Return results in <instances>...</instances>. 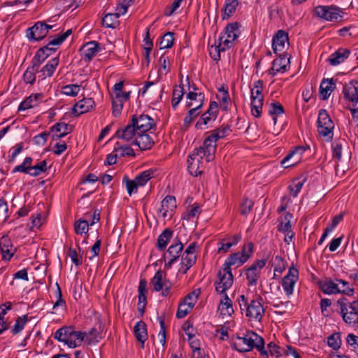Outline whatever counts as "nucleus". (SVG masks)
Here are the masks:
<instances>
[{"label":"nucleus","mask_w":358,"mask_h":358,"mask_svg":"<svg viewBox=\"0 0 358 358\" xmlns=\"http://www.w3.org/2000/svg\"><path fill=\"white\" fill-rule=\"evenodd\" d=\"M208 142V140L203 141V145L195 148L193 152L188 156L187 169L192 176H197L203 172V158L206 162H210L215 159V148L213 146L206 144Z\"/></svg>","instance_id":"1"},{"label":"nucleus","mask_w":358,"mask_h":358,"mask_svg":"<svg viewBox=\"0 0 358 358\" xmlns=\"http://www.w3.org/2000/svg\"><path fill=\"white\" fill-rule=\"evenodd\" d=\"M231 345L234 350L240 352H247L256 349L260 355L268 357L264 338L252 331H248L243 336H236L233 338Z\"/></svg>","instance_id":"2"},{"label":"nucleus","mask_w":358,"mask_h":358,"mask_svg":"<svg viewBox=\"0 0 358 358\" xmlns=\"http://www.w3.org/2000/svg\"><path fill=\"white\" fill-rule=\"evenodd\" d=\"M317 127L320 135L327 137L331 140L333 138L334 124L327 110L321 109L319 111Z\"/></svg>","instance_id":"3"},{"label":"nucleus","mask_w":358,"mask_h":358,"mask_svg":"<svg viewBox=\"0 0 358 358\" xmlns=\"http://www.w3.org/2000/svg\"><path fill=\"white\" fill-rule=\"evenodd\" d=\"M313 15L330 22H337L343 17V12L336 6H317L314 8Z\"/></svg>","instance_id":"4"},{"label":"nucleus","mask_w":358,"mask_h":358,"mask_svg":"<svg viewBox=\"0 0 358 358\" xmlns=\"http://www.w3.org/2000/svg\"><path fill=\"white\" fill-rule=\"evenodd\" d=\"M318 287L323 293L326 294H335L341 293L349 296H353L355 289L352 287H347L343 289H339L336 278L333 280L331 278H326L324 280L317 282Z\"/></svg>","instance_id":"5"},{"label":"nucleus","mask_w":358,"mask_h":358,"mask_svg":"<svg viewBox=\"0 0 358 358\" xmlns=\"http://www.w3.org/2000/svg\"><path fill=\"white\" fill-rule=\"evenodd\" d=\"M240 23L235 22L229 23L224 29L219 38V42L227 48L233 46L234 41L239 36Z\"/></svg>","instance_id":"6"},{"label":"nucleus","mask_w":358,"mask_h":358,"mask_svg":"<svg viewBox=\"0 0 358 358\" xmlns=\"http://www.w3.org/2000/svg\"><path fill=\"white\" fill-rule=\"evenodd\" d=\"M267 259H257L249 267L245 268V275L248 286L255 287L260 277L262 269L266 266Z\"/></svg>","instance_id":"7"},{"label":"nucleus","mask_w":358,"mask_h":358,"mask_svg":"<svg viewBox=\"0 0 358 358\" xmlns=\"http://www.w3.org/2000/svg\"><path fill=\"white\" fill-rule=\"evenodd\" d=\"M262 297L258 296L256 299H253L247 306L245 309V315L250 318L261 322L264 315L265 310L262 303Z\"/></svg>","instance_id":"8"},{"label":"nucleus","mask_w":358,"mask_h":358,"mask_svg":"<svg viewBox=\"0 0 358 358\" xmlns=\"http://www.w3.org/2000/svg\"><path fill=\"white\" fill-rule=\"evenodd\" d=\"M219 281L215 282V290L220 294L225 293L229 289L234 282L231 271L220 270L217 273Z\"/></svg>","instance_id":"9"},{"label":"nucleus","mask_w":358,"mask_h":358,"mask_svg":"<svg viewBox=\"0 0 358 358\" xmlns=\"http://www.w3.org/2000/svg\"><path fill=\"white\" fill-rule=\"evenodd\" d=\"M310 147L308 145H297L281 161V165L285 168L297 164L301 159L302 154Z\"/></svg>","instance_id":"10"},{"label":"nucleus","mask_w":358,"mask_h":358,"mask_svg":"<svg viewBox=\"0 0 358 358\" xmlns=\"http://www.w3.org/2000/svg\"><path fill=\"white\" fill-rule=\"evenodd\" d=\"M131 120L140 133H146L156 125L155 120L148 115H133Z\"/></svg>","instance_id":"11"},{"label":"nucleus","mask_w":358,"mask_h":358,"mask_svg":"<svg viewBox=\"0 0 358 358\" xmlns=\"http://www.w3.org/2000/svg\"><path fill=\"white\" fill-rule=\"evenodd\" d=\"M299 278V271L294 266H292L287 274L282 280V286L287 294L289 296L293 293L294 287Z\"/></svg>","instance_id":"12"},{"label":"nucleus","mask_w":358,"mask_h":358,"mask_svg":"<svg viewBox=\"0 0 358 358\" xmlns=\"http://www.w3.org/2000/svg\"><path fill=\"white\" fill-rule=\"evenodd\" d=\"M230 127L228 125L226 126H221L220 127H218L211 131V134L206 137L204 141L208 140V142L206 144H209L210 145H212L215 148V152H216L217 149V144L216 142L217 140L220 138H223L226 136H227L231 131Z\"/></svg>","instance_id":"13"},{"label":"nucleus","mask_w":358,"mask_h":358,"mask_svg":"<svg viewBox=\"0 0 358 358\" xmlns=\"http://www.w3.org/2000/svg\"><path fill=\"white\" fill-rule=\"evenodd\" d=\"M26 34L29 41H38L47 36L48 31L43 29L42 22H37L27 29Z\"/></svg>","instance_id":"14"},{"label":"nucleus","mask_w":358,"mask_h":358,"mask_svg":"<svg viewBox=\"0 0 358 358\" xmlns=\"http://www.w3.org/2000/svg\"><path fill=\"white\" fill-rule=\"evenodd\" d=\"M101 50L100 44L95 41H90L84 44L80 51L83 58L86 62H90Z\"/></svg>","instance_id":"15"},{"label":"nucleus","mask_w":358,"mask_h":358,"mask_svg":"<svg viewBox=\"0 0 358 358\" xmlns=\"http://www.w3.org/2000/svg\"><path fill=\"white\" fill-rule=\"evenodd\" d=\"M248 260V256L247 255H241V253L235 252L231 254L228 258L225 260L222 269L231 271V267L232 266H236V267H239L243 265L245 262Z\"/></svg>","instance_id":"16"},{"label":"nucleus","mask_w":358,"mask_h":358,"mask_svg":"<svg viewBox=\"0 0 358 358\" xmlns=\"http://www.w3.org/2000/svg\"><path fill=\"white\" fill-rule=\"evenodd\" d=\"M176 200L175 196L169 195L162 200L159 212L162 214V216L164 218L166 217H172L173 213L176 210Z\"/></svg>","instance_id":"17"},{"label":"nucleus","mask_w":358,"mask_h":358,"mask_svg":"<svg viewBox=\"0 0 358 358\" xmlns=\"http://www.w3.org/2000/svg\"><path fill=\"white\" fill-rule=\"evenodd\" d=\"M344 98L346 100L358 103V81L352 80L350 83L343 87V90Z\"/></svg>","instance_id":"18"},{"label":"nucleus","mask_w":358,"mask_h":358,"mask_svg":"<svg viewBox=\"0 0 358 358\" xmlns=\"http://www.w3.org/2000/svg\"><path fill=\"white\" fill-rule=\"evenodd\" d=\"M138 130L136 128V125L131 121L124 128H120L117 130L115 136L118 138L130 141L136 134H138Z\"/></svg>","instance_id":"19"},{"label":"nucleus","mask_w":358,"mask_h":358,"mask_svg":"<svg viewBox=\"0 0 358 358\" xmlns=\"http://www.w3.org/2000/svg\"><path fill=\"white\" fill-rule=\"evenodd\" d=\"M132 144L136 145L141 150H150L155 145L152 138L146 133L138 132V137L132 141Z\"/></svg>","instance_id":"20"},{"label":"nucleus","mask_w":358,"mask_h":358,"mask_svg":"<svg viewBox=\"0 0 358 358\" xmlns=\"http://www.w3.org/2000/svg\"><path fill=\"white\" fill-rule=\"evenodd\" d=\"M94 106V101L92 98H84L76 103L73 108L75 116H79L88 112Z\"/></svg>","instance_id":"21"},{"label":"nucleus","mask_w":358,"mask_h":358,"mask_svg":"<svg viewBox=\"0 0 358 358\" xmlns=\"http://www.w3.org/2000/svg\"><path fill=\"white\" fill-rule=\"evenodd\" d=\"M288 34L283 30H278L274 35L272 40V47L273 52L277 53L281 51L285 47V42L288 43Z\"/></svg>","instance_id":"22"},{"label":"nucleus","mask_w":358,"mask_h":358,"mask_svg":"<svg viewBox=\"0 0 358 358\" xmlns=\"http://www.w3.org/2000/svg\"><path fill=\"white\" fill-rule=\"evenodd\" d=\"M202 108V102L190 108L184 118L183 124L181 130L185 131L187 130L193 121L201 114V108Z\"/></svg>","instance_id":"23"},{"label":"nucleus","mask_w":358,"mask_h":358,"mask_svg":"<svg viewBox=\"0 0 358 358\" xmlns=\"http://www.w3.org/2000/svg\"><path fill=\"white\" fill-rule=\"evenodd\" d=\"M51 45L49 43L41 48H39L34 57L32 59V61L37 64L40 65L54 52H55L56 48L50 47Z\"/></svg>","instance_id":"24"},{"label":"nucleus","mask_w":358,"mask_h":358,"mask_svg":"<svg viewBox=\"0 0 358 358\" xmlns=\"http://www.w3.org/2000/svg\"><path fill=\"white\" fill-rule=\"evenodd\" d=\"M134 332L136 340L141 343V348H144L145 341L148 338L146 324L143 321L138 322L134 326Z\"/></svg>","instance_id":"25"},{"label":"nucleus","mask_w":358,"mask_h":358,"mask_svg":"<svg viewBox=\"0 0 358 358\" xmlns=\"http://www.w3.org/2000/svg\"><path fill=\"white\" fill-rule=\"evenodd\" d=\"M59 57H54L50 60L41 70L39 69V72H41V74L39 75L38 77L43 80L47 77L52 76L59 64Z\"/></svg>","instance_id":"26"},{"label":"nucleus","mask_w":358,"mask_h":358,"mask_svg":"<svg viewBox=\"0 0 358 358\" xmlns=\"http://www.w3.org/2000/svg\"><path fill=\"white\" fill-rule=\"evenodd\" d=\"M336 88V83L333 78L323 79L320 84V92L322 100H326Z\"/></svg>","instance_id":"27"},{"label":"nucleus","mask_w":358,"mask_h":358,"mask_svg":"<svg viewBox=\"0 0 358 358\" xmlns=\"http://www.w3.org/2000/svg\"><path fill=\"white\" fill-rule=\"evenodd\" d=\"M350 54V51L348 49H338L334 53L331 54L328 59L331 65L336 66L343 62Z\"/></svg>","instance_id":"28"},{"label":"nucleus","mask_w":358,"mask_h":358,"mask_svg":"<svg viewBox=\"0 0 358 358\" xmlns=\"http://www.w3.org/2000/svg\"><path fill=\"white\" fill-rule=\"evenodd\" d=\"M73 329V326H64L61 327L55 331L54 338L68 345Z\"/></svg>","instance_id":"29"},{"label":"nucleus","mask_w":358,"mask_h":358,"mask_svg":"<svg viewBox=\"0 0 358 358\" xmlns=\"http://www.w3.org/2000/svg\"><path fill=\"white\" fill-rule=\"evenodd\" d=\"M289 59L286 60L285 57L280 55L278 58L275 59L272 62V66L269 70V74L273 76L275 75L280 71H285L287 63H289Z\"/></svg>","instance_id":"30"},{"label":"nucleus","mask_w":358,"mask_h":358,"mask_svg":"<svg viewBox=\"0 0 358 358\" xmlns=\"http://www.w3.org/2000/svg\"><path fill=\"white\" fill-rule=\"evenodd\" d=\"M40 65L31 61V66L28 67L23 75L26 83L33 85L36 81V73L39 72Z\"/></svg>","instance_id":"31"},{"label":"nucleus","mask_w":358,"mask_h":358,"mask_svg":"<svg viewBox=\"0 0 358 358\" xmlns=\"http://www.w3.org/2000/svg\"><path fill=\"white\" fill-rule=\"evenodd\" d=\"M86 336L87 334L85 332L75 331L73 328L69 340L68 346L74 348L81 345Z\"/></svg>","instance_id":"32"},{"label":"nucleus","mask_w":358,"mask_h":358,"mask_svg":"<svg viewBox=\"0 0 358 358\" xmlns=\"http://www.w3.org/2000/svg\"><path fill=\"white\" fill-rule=\"evenodd\" d=\"M237 6V0H226L224 6L222 9V20H228L235 13Z\"/></svg>","instance_id":"33"},{"label":"nucleus","mask_w":358,"mask_h":358,"mask_svg":"<svg viewBox=\"0 0 358 358\" xmlns=\"http://www.w3.org/2000/svg\"><path fill=\"white\" fill-rule=\"evenodd\" d=\"M173 235V231L169 228L165 229L157 238V247L164 251Z\"/></svg>","instance_id":"34"},{"label":"nucleus","mask_w":358,"mask_h":358,"mask_svg":"<svg viewBox=\"0 0 358 358\" xmlns=\"http://www.w3.org/2000/svg\"><path fill=\"white\" fill-rule=\"evenodd\" d=\"M224 294V300L220 301L218 309L222 315H231L234 313L232 301L229 299L226 293Z\"/></svg>","instance_id":"35"},{"label":"nucleus","mask_w":358,"mask_h":358,"mask_svg":"<svg viewBox=\"0 0 358 358\" xmlns=\"http://www.w3.org/2000/svg\"><path fill=\"white\" fill-rule=\"evenodd\" d=\"M119 17L120 15L117 13H108L102 19V25L107 28L115 29L120 24Z\"/></svg>","instance_id":"36"},{"label":"nucleus","mask_w":358,"mask_h":358,"mask_svg":"<svg viewBox=\"0 0 358 358\" xmlns=\"http://www.w3.org/2000/svg\"><path fill=\"white\" fill-rule=\"evenodd\" d=\"M163 272L161 270H158L150 280V285L152 286L154 291L159 292L163 289L165 284V280L163 281Z\"/></svg>","instance_id":"37"},{"label":"nucleus","mask_w":358,"mask_h":358,"mask_svg":"<svg viewBox=\"0 0 358 358\" xmlns=\"http://www.w3.org/2000/svg\"><path fill=\"white\" fill-rule=\"evenodd\" d=\"M183 250V244L180 240H177L175 243H172L167 250L169 255L172 259L177 260L181 255Z\"/></svg>","instance_id":"38"},{"label":"nucleus","mask_w":358,"mask_h":358,"mask_svg":"<svg viewBox=\"0 0 358 358\" xmlns=\"http://www.w3.org/2000/svg\"><path fill=\"white\" fill-rule=\"evenodd\" d=\"M55 131L62 137L66 136L72 131L71 126L64 122H57L50 127V132Z\"/></svg>","instance_id":"39"},{"label":"nucleus","mask_w":358,"mask_h":358,"mask_svg":"<svg viewBox=\"0 0 358 358\" xmlns=\"http://www.w3.org/2000/svg\"><path fill=\"white\" fill-rule=\"evenodd\" d=\"M154 173L155 171L152 169H148L141 172L134 178L137 185H138V187L144 186L148 180L153 178Z\"/></svg>","instance_id":"40"},{"label":"nucleus","mask_w":358,"mask_h":358,"mask_svg":"<svg viewBox=\"0 0 358 358\" xmlns=\"http://www.w3.org/2000/svg\"><path fill=\"white\" fill-rule=\"evenodd\" d=\"M285 113V109L282 105L278 101H274L271 103L268 113L273 117L274 124L277 122V116L282 115Z\"/></svg>","instance_id":"41"},{"label":"nucleus","mask_w":358,"mask_h":358,"mask_svg":"<svg viewBox=\"0 0 358 358\" xmlns=\"http://www.w3.org/2000/svg\"><path fill=\"white\" fill-rule=\"evenodd\" d=\"M158 320H159V322L160 324V331L158 334L159 342L162 344V345L163 347H164L165 344L166 343V327L165 325V314L163 313L162 315L159 316Z\"/></svg>","instance_id":"42"},{"label":"nucleus","mask_w":358,"mask_h":358,"mask_svg":"<svg viewBox=\"0 0 358 358\" xmlns=\"http://www.w3.org/2000/svg\"><path fill=\"white\" fill-rule=\"evenodd\" d=\"M89 222L82 218L76 220L74 223V231L77 235H82L83 234H87L89 230Z\"/></svg>","instance_id":"43"},{"label":"nucleus","mask_w":358,"mask_h":358,"mask_svg":"<svg viewBox=\"0 0 358 358\" xmlns=\"http://www.w3.org/2000/svg\"><path fill=\"white\" fill-rule=\"evenodd\" d=\"M138 302L140 303H147V281L145 278H141L138 288Z\"/></svg>","instance_id":"44"},{"label":"nucleus","mask_w":358,"mask_h":358,"mask_svg":"<svg viewBox=\"0 0 358 358\" xmlns=\"http://www.w3.org/2000/svg\"><path fill=\"white\" fill-rule=\"evenodd\" d=\"M264 99H255L253 97L251 101V113L256 117H259L262 114Z\"/></svg>","instance_id":"45"},{"label":"nucleus","mask_w":358,"mask_h":358,"mask_svg":"<svg viewBox=\"0 0 358 358\" xmlns=\"http://www.w3.org/2000/svg\"><path fill=\"white\" fill-rule=\"evenodd\" d=\"M333 159L336 160V162L341 160L342 154V143L340 141H336L332 144ZM338 164L335 165V170L337 173L338 171Z\"/></svg>","instance_id":"46"},{"label":"nucleus","mask_w":358,"mask_h":358,"mask_svg":"<svg viewBox=\"0 0 358 358\" xmlns=\"http://www.w3.org/2000/svg\"><path fill=\"white\" fill-rule=\"evenodd\" d=\"M327 344L334 350H338L341 345V333L336 332L329 336L327 338Z\"/></svg>","instance_id":"47"},{"label":"nucleus","mask_w":358,"mask_h":358,"mask_svg":"<svg viewBox=\"0 0 358 358\" xmlns=\"http://www.w3.org/2000/svg\"><path fill=\"white\" fill-rule=\"evenodd\" d=\"M342 317L345 322L349 324H358V311L351 310L350 313L347 311L341 313Z\"/></svg>","instance_id":"48"},{"label":"nucleus","mask_w":358,"mask_h":358,"mask_svg":"<svg viewBox=\"0 0 358 358\" xmlns=\"http://www.w3.org/2000/svg\"><path fill=\"white\" fill-rule=\"evenodd\" d=\"M184 95V88L179 85L178 88H175L173 92V97L171 100L172 107L176 109Z\"/></svg>","instance_id":"49"},{"label":"nucleus","mask_w":358,"mask_h":358,"mask_svg":"<svg viewBox=\"0 0 358 358\" xmlns=\"http://www.w3.org/2000/svg\"><path fill=\"white\" fill-rule=\"evenodd\" d=\"M27 321V315H25L23 317H17L15 320V325L11 330L12 334L15 335L20 333L24 329Z\"/></svg>","instance_id":"50"},{"label":"nucleus","mask_w":358,"mask_h":358,"mask_svg":"<svg viewBox=\"0 0 358 358\" xmlns=\"http://www.w3.org/2000/svg\"><path fill=\"white\" fill-rule=\"evenodd\" d=\"M134 3V0H118L116 13L120 16L127 12L128 8Z\"/></svg>","instance_id":"51"},{"label":"nucleus","mask_w":358,"mask_h":358,"mask_svg":"<svg viewBox=\"0 0 358 358\" xmlns=\"http://www.w3.org/2000/svg\"><path fill=\"white\" fill-rule=\"evenodd\" d=\"M174 41L173 33L167 32L161 38L159 43L160 49L170 48L172 47Z\"/></svg>","instance_id":"52"},{"label":"nucleus","mask_w":358,"mask_h":358,"mask_svg":"<svg viewBox=\"0 0 358 358\" xmlns=\"http://www.w3.org/2000/svg\"><path fill=\"white\" fill-rule=\"evenodd\" d=\"M254 202L247 198L244 197L240 204V213L243 215H247L252 209Z\"/></svg>","instance_id":"53"},{"label":"nucleus","mask_w":358,"mask_h":358,"mask_svg":"<svg viewBox=\"0 0 358 358\" xmlns=\"http://www.w3.org/2000/svg\"><path fill=\"white\" fill-rule=\"evenodd\" d=\"M215 119L210 117V116L203 113L200 118L198 120L195 124V127L197 129H203L204 126H207L211 124L213 122H215Z\"/></svg>","instance_id":"54"},{"label":"nucleus","mask_w":358,"mask_h":358,"mask_svg":"<svg viewBox=\"0 0 358 358\" xmlns=\"http://www.w3.org/2000/svg\"><path fill=\"white\" fill-rule=\"evenodd\" d=\"M47 170V162L43 160L31 168L30 176L36 177Z\"/></svg>","instance_id":"55"},{"label":"nucleus","mask_w":358,"mask_h":358,"mask_svg":"<svg viewBox=\"0 0 358 358\" xmlns=\"http://www.w3.org/2000/svg\"><path fill=\"white\" fill-rule=\"evenodd\" d=\"M196 255H187V253H183L182 255L181 265L186 266V270H189L196 263Z\"/></svg>","instance_id":"56"},{"label":"nucleus","mask_w":358,"mask_h":358,"mask_svg":"<svg viewBox=\"0 0 358 358\" xmlns=\"http://www.w3.org/2000/svg\"><path fill=\"white\" fill-rule=\"evenodd\" d=\"M227 48L223 45L222 43L219 42L217 45L211 47V50H210V55L215 61H218L220 59V52L225 51Z\"/></svg>","instance_id":"57"},{"label":"nucleus","mask_w":358,"mask_h":358,"mask_svg":"<svg viewBox=\"0 0 358 358\" xmlns=\"http://www.w3.org/2000/svg\"><path fill=\"white\" fill-rule=\"evenodd\" d=\"M112 98V109L113 114L115 117H117L121 114L124 102V101H122L121 99H117L113 98V96H111Z\"/></svg>","instance_id":"58"},{"label":"nucleus","mask_w":358,"mask_h":358,"mask_svg":"<svg viewBox=\"0 0 358 358\" xmlns=\"http://www.w3.org/2000/svg\"><path fill=\"white\" fill-rule=\"evenodd\" d=\"M123 182L125 184L128 194L131 196L132 193L136 192L138 185L135 180H130L127 176L123 178Z\"/></svg>","instance_id":"59"},{"label":"nucleus","mask_w":358,"mask_h":358,"mask_svg":"<svg viewBox=\"0 0 358 358\" xmlns=\"http://www.w3.org/2000/svg\"><path fill=\"white\" fill-rule=\"evenodd\" d=\"M80 91V85H67L62 87V93L67 96H75Z\"/></svg>","instance_id":"60"},{"label":"nucleus","mask_w":358,"mask_h":358,"mask_svg":"<svg viewBox=\"0 0 358 358\" xmlns=\"http://www.w3.org/2000/svg\"><path fill=\"white\" fill-rule=\"evenodd\" d=\"M303 185V182L299 180H294L293 184L290 185L288 187L290 194L293 197H296L298 195V193L301 191Z\"/></svg>","instance_id":"61"},{"label":"nucleus","mask_w":358,"mask_h":358,"mask_svg":"<svg viewBox=\"0 0 358 358\" xmlns=\"http://www.w3.org/2000/svg\"><path fill=\"white\" fill-rule=\"evenodd\" d=\"M68 256L71 259V261L76 266H80L83 264L82 256L80 255L76 249L69 248L68 250Z\"/></svg>","instance_id":"62"},{"label":"nucleus","mask_w":358,"mask_h":358,"mask_svg":"<svg viewBox=\"0 0 358 358\" xmlns=\"http://www.w3.org/2000/svg\"><path fill=\"white\" fill-rule=\"evenodd\" d=\"M72 33L71 29H68L66 32L63 33L62 34L57 36V37L54 38L49 42V45H61L66 39V38L70 36Z\"/></svg>","instance_id":"63"},{"label":"nucleus","mask_w":358,"mask_h":358,"mask_svg":"<svg viewBox=\"0 0 358 358\" xmlns=\"http://www.w3.org/2000/svg\"><path fill=\"white\" fill-rule=\"evenodd\" d=\"M275 264L274 271L281 273L285 269V264L284 259L281 256L276 255L273 259Z\"/></svg>","instance_id":"64"}]
</instances>
